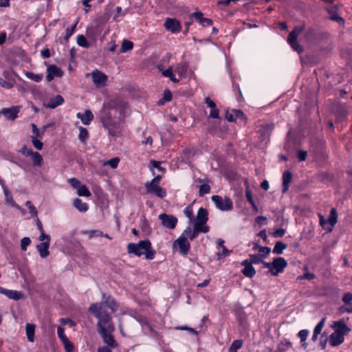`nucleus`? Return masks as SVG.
<instances>
[{"label":"nucleus","instance_id":"f257e3e1","mask_svg":"<svg viewBox=\"0 0 352 352\" xmlns=\"http://www.w3.org/2000/svg\"><path fill=\"white\" fill-rule=\"evenodd\" d=\"M107 308H109L111 312L113 313L118 309V304L110 296L102 294V302L91 304L89 308V311L98 319L97 327L103 342L113 348L117 345L111 335L115 330V327Z\"/></svg>","mask_w":352,"mask_h":352},{"label":"nucleus","instance_id":"f03ea898","mask_svg":"<svg viewBox=\"0 0 352 352\" xmlns=\"http://www.w3.org/2000/svg\"><path fill=\"white\" fill-rule=\"evenodd\" d=\"M126 107V103L121 102L117 99H111L104 102L103 108L101 110L100 120L103 126L108 130L109 135L115 136L120 132V124L113 120L112 111H119L118 119L122 120L124 118L122 111Z\"/></svg>","mask_w":352,"mask_h":352},{"label":"nucleus","instance_id":"7ed1b4c3","mask_svg":"<svg viewBox=\"0 0 352 352\" xmlns=\"http://www.w3.org/2000/svg\"><path fill=\"white\" fill-rule=\"evenodd\" d=\"M127 252L129 254H133L138 257L145 255L147 260H153L155 255V251L152 248L149 240H142L137 243H128Z\"/></svg>","mask_w":352,"mask_h":352},{"label":"nucleus","instance_id":"20e7f679","mask_svg":"<svg viewBox=\"0 0 352 352\" xmlns=\"http://www.w3.org/2000/svg\"><path fill=\"white\" fill-rule=\"evenodd\" d=\"M160 180L161 176L157 175L152 180L145 184V188L148 193L159 198H164L166 196V191L159 186Z\"/></svg>","mask_w":352,"mask_h":352},{"label":"nucleus","instance_id":"39448f33","mask_svg":"<svg viewBox=\"0 0 352 352\" xmlns=\"http://www.w3.org/2000/svg\"><path fill=\"white\" fill-rule=\"evenodd\" d=\"M215 207L221 211H230L233 208V202L228 197H222L219 195H213L211 197Z\"/></svg>","mask_w":352,"mask_h":352},{"label":"nucleus","instance_id":"423d86ee","mask_svg":"<svg viewBox=\"0 0 352 352\" xmlns=\"http://www.w3.org/2000/svg\"><path fill=\"white\" fill-rule=\"evenodd\" d=\"M173 248L174 250L178 251L182 256H186L190 251V244L188 239L182 234L173 242Z\"/></svg>","mask_w":352,"mask_h":352},{"label":"nucleus","instance_id":"0eeeda50","mask_svg":"<svg viewBox=\"0 0 352 352\" xmlns=\"http://www.w3.org/2000/svg\"><path fill=\"white\" fill-rule=\"evenodd\" d=\"M302 26L295 27L293 29V30L289 33L287 38V42L291 46V47L298 53H300L303 50V48L297 41V38L298 35L300 34V32L302 31Z\"/></svg>","mask_w":352,"mask_h":352},{"label":"nucleus","instance_id":"6e6552de","mask_svg":"<svg viewBox=\"0 0 352 352\" xmlns=\"http://www.w3.org/2000/svg\"><path fill=\"white\" fill-rule=\"evenodd\" d=\"M320 224L327 230L331 232L338 221V214L336 208L331 209L329 217L325 219L319 214Z\"/></svg>","mask_w":352,"mask_h":352},{"label":"nucleus","instance_id":"1a4fd4ad","mask_svg":"<svg viewBox=\"0 0 352 352\" xmlns=\"http://www.w3.org/2000/svg\"><path fill=\"white\" fill-rule=\"evenodd\" d=\"M86 76H91L92 81L97 87H104L108 79V77L105 74L97 69L93 70L91 74H87Z\"/></svg>","mask_w":352,"mask_h":352},{"label":"nucleus","instance_id":"9d476101","mask_svg":"<svg viewBox=\"0 0 352 352\" xmlns=\"http://www.w3.org/2000/svg\"><path fill=\"white\" fill-rule=\"evenodd\" d=\"M287 266V261L283 257H276L272 262L271 274L278 276L283 272L285 268Z\"/></svg>","mask_w":352,"mask_h":352},{"label":"nucleus","instance_id":"9b49d317","mask_svg":"<svg viewBox=\"0 0 352 352\" xmlns=\"http://www.w3.org/2000/svg\"><path fill=\"white\" fill-rule=\"evenodd\" d=\"M165 29L173 34H177L182 30L180 22L175 18H167L164 23Z\"/></svg>","mask_w":352,"mask_h":352},{"label":"nucleus","instance_id":"f8f14e48","mask_svg":"<svg viewBox=\"0 0 352 352\" xmlns=\"http://www.w3.org/2000/svg\"><path fill=\"white\" fill-rule=\"evenodd\" d=\"M226 119L229 122L245 121L246 117L243 112L239 109H232L226 113Z\"/></svg>","mask_w":352,"mask_h":352},{"label":"nucleus","instance_id":"ddd939ff","mask_svg":"<svg viewBox=\"0 0 352 352\" xmlns=\"http://www.w3.org/2000/svg\"><path fill=\"white\" fill-rule=\"evenodd\" d=\"M159 219L161 220L162 225L169 229L175 228L177 223V219L170 214H161L159 215Z\"/></svg>","mask_w":352,"mask_h":352},{"label":"nucleus","instance_id":"4468645a","mask_svg":"<svg viewBox=\"0 0 352 352\" xmlns=\"http://www.w3.org/2000/svg\"><path fill=\"white\" fill-rule=\"evenodd\" d=\"M47 72L46 80L47 82H51L54 77H61L63 75L61 69L54 65H50L47 69Z\"/></svg>","mask_w":352,"mask_h":352},{"label":"nucleus","instance_id":"2eb2a0df","mask_svg":"<svg viewBox=\"0 0 352 352\" xmlns=\"http://www.w3.org/2000/svg\"><path fill=\"white\" fill-rule=\"evenodd\" d=\"M19 112V107L18 106H13L10 108L3 109L0 113L4 116L7 119L13 120L17 118Z\"/></svg>","mask_w":352,"mask_h":352},{"label":"nucleus","instance_id":"dca6fc26","mask_svg":"<svg viewBox=\"0 0 352 352\" xmlns=\"http://www.w3.org/2000/svg\"><path fill=\"white\" fill-rule=\"evenodd\" d=\"M191 18L196 20L200 25L204 27L212 25V21L210 19L204 17V14L201 12H195L191 14Z\"/></svg>","mask_w":352,"mask_h":352},{"label":"nucleus","instance_id":"f3484780","mask_svg":"<svg viewBox=\"0 0 352 352\" xmlns=\"http://www.w3.org/2000/svg\"><path fill=\"white\" fill-rule=\"evenodd\" d=\"M333 327L335 331L342 333L344 336L348 334L351 331L350 328L346 326L344 319L334 322Z\"/></svg>","mask_w":352,"mask_h":352},{"label":"nucleus","instance_id":"a211bd4d","mask_svg":"<svg viewBox=\"0 0 352 352\" xmlns=\"http://www.w3.org/2000/svg\"><path fill=\"white\" fill-rule=\"evenodd\" d=\"M64 98L60 95H56L51 98L49 101L44 104V106L48 109H55L56 107L63 104Z\"/></svg>","mask_w":352,"mask_h":352},{"label":"nucleus","instance_id":"6ab92c4d","mask_svg":"<svg viewBox=\"0 0 352 352\" xmlns=\"http://www.w3.org/2000/svg\"><path fill=\"white\" fill-rule=\"evenodd\" d=\"M76 117L80 119L82 123L85 125L90 124L91 122L94 120V114L89 109L85 110L84 113H77Z\"/></svg>","mask_w":352,"mask_h":352},{"label":"nucleus","instance_id":"aec40b11","mask_svg":"<svg viewBox=\"0 0 352 352\" xmlns=\"http://www.w3.org/2000/svg\"><path fill=\"white\" fill-rule=\"evenodd\" d=\"M3 294L7 296L8 298L14 300H19L24 298V294L21 292L12 289H7L5 288H3Z\"/></svg>","mask_w":352,"mask_h":352},{"label":"nucleus","instance_id":"412c9836","mask_svg":"<svg viewBox=\"0 0 352 352\" xmlns=\"http://www.w3.org/2000/svg\"><path fill=\"white\" fill-rule=\"evenodd\" d=\"M344 340V336L342 333L334 331L329 337V343L333 346L341 344Z\"/></svg>","mask_w":352,"mask_h":352},{"label":"nucleus","instance_id":"4be33fe9","mask_svg":"<svg viewBox=\"0 0 352 352\" xmlns=\"http://www.w3.org/2000/svg\"><path fill=\"white\" fill-rule=\"evenodd\" d=\"M50 242L44 241L36 245V250L39 252L40 256L43 258L47 257L50 254Z\"/></svg>","mask_w":352,"mask_h":352},{"label":"nucleus","instance_id":"5701e85b","mask_svg":"<svg viewBox=\"0 0 352 352\" xmlns=\"http://www.w3.org/2000/svg\"><path fill=\"white\" fill-rule=\"evenodd\" d=\"M205 102L210 108L209 117L212 118H219V111L217 108L216 104L209 98H206Z\"/></svg>","mask_w":352,"mask_h":352},{"label":"nucleus","instance_id":"b1692460","mask_svg":"<svg viewBox=\"0 0 352 352\" xmlns=\"http://www.w3.org/2000/svg\"><path fill=\"white\" fill-rule=\"evenodd\" d=\"M327 10L329 14V19L332 21H336L340 25L344 23V20L342 17L338 16L337 9L336 7H329L327 8Z\"/></svg>","mask_w":352,"mask_h":352},{"label":"nucleus","instance_id":"393cba45","mask_svg":"<svg viewBox=\"0 0 352 352\" xmlns=\"http://www.w3.org/2000/svg\"><path fill=\"white\" fill-rule=\"evenodd\" d=\"M208 220V212L206 209L200 208L197 213L196 219L194 222L206 223Z\"/></svg>","mask_w":352,"mask_h":352},{"label":"nucleus","instance_id":"a878e982","mask_svg":"<svg viewBox=\"0 0 352 352\" xmlns=\"http://www.w3.org/2000/svg\"><path fill=\"white\" fill-rule=\"evenodd\" d=\"M158 69L162 72V74L164 77L169 78V79L173 82H178L179 81V78H177L175 74L173 72L172 67H168L166 69H163V67L159 65L157 67Z\"/></svg>","mask_w":352,"mask_h":352},{"label":"nucleus","instance_id":"bb28decb","mask_svg":"<svg viewBox=\"0 0 352 352\" xmlns=\"http://www.w3.org/2000/svg\"><path fill=\"white\" fill-rule=\"evenodd\" d=\"M73 205L80 212H85L89 209L88 204L87 203L83 202L79 198H76L74 199Z\"/></svg>","mask_w":352,"mask_h":352},{"label":"nucleus","instance_id":"cd10ccee","mask_svg":"<svg viewBox=\"0 0 352 352\" xmlns=\"http://www.w3.org/2000/svg\"><path fill=\"white\" fill-rule=\"evenodd\" d=\"M3 193H4V196H5V199L8 204H10L12 207H14L19 210H21L20 206L18 204H16V202L14 201L12 193L9 190L8 187L4 188Z\"/></svg>","mask_w":352,"mask_h":352},{"label":"nucleus","instance_id":"c85d7f7f","mask_svg":"<svg viewBox=\"0 0 352 352\" xmlns=\"http://www.w3.org/2000/svg\"><path fill=\"white\" fill-rule=\"evenodd\" d=\"M292 175L289 171H285L283 175V192H286L288 190L289 185L292 182Z\"/></svg>","mask_w":352,"mask_h":352},{"label":"nucleus","instance_id":"c756f323","mask_svg":"<svg viewBox=\"0 0 352 352\" xmlns=\"http://www.w3.org/2000/svg\"><path fill=\"white\" fill-rule=\"evenodd\" d=\"M35 325L28 323L25 325V333L28 341L32 342L34 340Z\"/></svg>","mask_w":352,"mask_h":352},{"label":"nucleus","instance_id":"7c9ffc66","mask_svg":"<svg viewBox=\"0 0 352 352\" xmlns=\"http://www.w3.org/2000/svg\"><path fill=\"white\" fill-rule=\"evenodd\" d=\"M199 234V232L197 230L195 229V227L193 230H192L190 227H187L182 232V234H184L187 239L188 237L190 240H193L198 236Z\"/></svg>","mask_w":352,"mask_h":352},{"label":"nucleus","instance_id":"2f4dec72","mask_svg":"<svg viewBox=\"0 0 352 352\" xmlns=\"http://www.w3.org/2000/svg\"><path fill=\"white\" fill-rule=\"evenodd\" d=\"M24 74L28 79L32 80L36 82L41 81L43 77L42 74H36L28 71L25 72Z\"/></svg>","mask_w":352,"mask_h":352},{"label":"nucleus","instance_id":"473e14b6","mask_svg":"<svg viewBox=\"0 0 352 352\" xmlns=\"http://www.w3.org/2000/svg\"><path fill=\"white\" fill-rule=\"evenodd\" d=\"M31 159L32 160V164L34 166H41L43 162L41 155L38 152H35L31 156Z\"/></svg>","mask_w":352,"mask_h":352},{"label":"nucleus","instance_id":"72a5a7b5","mask_svg":"<svg viewBox=\"0 0 352 352\" xmlns=\"http://www.w3.org/2000/svg\"><path fill=\"white\" fill-rule=\"evenodd\" d=\"M188 69V66L186 64H179L175 69V72L179 76V78H183Z\"/></svg>","mask_w":352,"mask_h":352},{"label":"nucleus","instance_id":"f704fd0d","mask_svg":"<svg viewBox=\"0 0 352 352\" xmlns=\"http://www.w3.org/2000/svg\"><path fill=\"white\" fill-rule=\"evenodd\" d=\"M243 342L242 340H235L232 342L229 347L228 352H237L243 346Z\"/></svg>","mask_w":352,"mask_h":352},{"label":"nucleus","instance_id":"c9c22d12","mask_svg":"<svg viewBox=\"0 0 352 352\" xmlns=\"http://www.w3.org/2000/svg\"><path fill=\"white\" fill-rule=\"evenodd\" d=\"M193 226L199 233H207L209 232L210 228L206 223L193 222Z\"/></svg>","mask_w":352,"mask_h":352},{"label":"nucleus","instance_id":"e433bc0d","mask_svg":"<svg viewBox=\"0 0 352 352\" xmlns=\"http://www.w3.org/2000/svg\"><path fill=\"white\" fill-rule=\"evenodd\" d=\"M287 245L282 241H277L273 248V253L276 254H280L283 250L286 249Z\"/></svg>","mask_w":352,"mask_h":352},{"label":"nucleus","instance_id":"4c0bfd02","mask_svg":"<svg viewBox=\"0 0 352 352\" xmlns=\"http://www.w3.org/2000/svg\"><path fill=\"white\" fill-rule=\"evenodd\" d=\"M119 162H120V158L116 157L111 158L107 161H103V162H102V164L104 166H109L111 168L114 169L118 167Z\"/></svg>","mask_w":352,"mask_h":352},{"label":"nucleus","instance_id":"58836bf2","mask_svg":"<svg viewBox=\"0 0 352 352\" xmlns=\"http://www.w3.org/2000/svg\"><path fill=\"white\" fill-rule=\"evenodd\" d=\"M78 23V19L76 21L74 24L71 27H69L66 29V34L64 37V40L67 42L69 39V38L74 34L76 31V25Z\"/></svg>","mask_w":352,"mask_h":352},{"label":"nucleus","instance_id":"ea45409f","mask_svg":"<svg viewBox=\"0 0 352 352\" xmlns=\"http://www.w3.org/2000/svg\"><path fill=\"white\" fill-rule=\"evenodd\" d=\"M77 194L80 197H88L91 196V192L89 188L82 184L77 189Z\"/></svg>","mask_w":352,"mask_h":352},{"label":"nucleus","instance_id":"a19ab883","mask_svg":"<svg viewBox=\"0 0 352 352\" xmlns=\"http://www.w3.org/2000/svg\"><path fill=\"white\" fill-rule=\"evenodd\" d=\"M31 126L34 134L31 137H37V138L42 139L45 134V129L40 130L37 128L36 125L33 123L31 124Z\"/></svg>","mask_w":352,"mask_h":352},{"label":"nucleus","instance_id":"79ce46f5","mask_svg":"<svg viewBox=\"0 0 352 352\" xmlns=\"http://www.w3.org/2000/svg\"><path fill=\"white\" fill-rule=\"evenodd\" d=\"M133 43L129 40L125 39L122 41V43L121 47H120V52L124 53L128 51H130L133 49Z\"/></svg>","mask_w":352,"mask_h":352},{"label":"nucleus","instance_id":"37998d69","mask_svg":"<svg viewBox=\"0 0 352 352\" xmlns=\"http://www.w3.org/2000/svg\"><path fill=\"white\" fill-rule=\"evenodd\" d=\"M79 135H78V139L81 142H85L89 137V133L87 129L79 126Z\"/></svg>","mask_w":352,"mask_h":352},{"label":"nucleus","instance_id":"c03bdc74","mask_svg":"<svg viewBox=\"0 0 352 352\" xmlns=\"http://www.w3.org/2000/svg\"><path fill=\"white\" fill-rule=\"evenodd\" d=\"M242 272L246 277L248 278L253 277L256 274L255 269L252 267V265L245 266V267L242 270Z\"/></svg>","mask_w":352,"mask_h":352},{"label":"nucleus","instance_id":"a18cd8bd","mask_svg":"<svg viewBox=\"0 0 352 352\" xmlns=\"http://www.w3.org/2000/svg\"><path fill=\"white\" fill-rule=\"evenodd\" d=\"M76 42L79 46L85 47V48H88L90 46L89 43L87 41L85 36L82 34L77 36Z\"/></svg>","mask_w":352,"mask_h":352},{"label":"nucleus","instance_id":"49530a36","mask_svg":"<svg viewBox=\"0 0 352 352\" xmlns=\"http://www.w3.org/2000/svg\"><path fill=\"white\" fill-rule=\"evenodd\" d=\"M264 256L263 254H250V263L252 264H259L263 262Z\"/></svg>","mask_w":352,"mask_h":352},{"label":"nucleus","instance_id":"de8ad7c7","mask_svg":"<svg viewBox=\"0 0 352 352\" xmlns=\"http://www.w3.org/2000/svg\"><path fill=\"white\" fill-rule=\"evenodd\" d=\"M25 206L28 207V208L29 210V212L32 215V217L37 218V216H38L37 210L35 208V206L33 205V204L30 201H27L25 202Z\"/></svg>","mask_w":352,"mask_h":352},{"label":"nucleus","instance_id":"09e8293b","mask_svg":"<svg viewBox=\"0 0 352 352\" xmlns=\"http://www.w3.org/2000/svg\"><path fill=\"white\" fill-rule=\"evenodd\" d=\"M210 190V187L208 185V184H207V183L203 184L199 186V195L200 197H202L204 195L209 193Z\"/></svg>","mask_w":352,"mask_h":352},{"label":"nucleus","instance_id":"8fccbe9b","mask_svg":"<svg viewBox=\"0 0 352 352\" xmlns=\"http://www.w3.org/2000/svg\"><path fill=\"white\" fill-rule=\"evenodd\" d=\"M184 213L186 217L190 219V221H192L193 218L192 204H189L187 206L184 210Z\"/></svg>","mask_w":352,"mask_h":352},{"label":"nucleus","instance_id":"3c124183","mask_svg":"<svg viewBox=\"0 0 352 352\" xmlns=\"http://www.w3.org/2000/svg\"><path fill=\"white\" fill-rule=\"evenodd\" d=\"M32 143L33 146L37 149L41 151L43 148V144L40 140V138H37V137H31Z\"/></svg>","mask_w":352,"mask_h":352},{"label":"nucleus","instance_id":"603ef678","mask_svg":"<svg viewBox=\"0 0 352 352\" xmlns=\"http://www.w3.org/2000/svg\"><path fill=\"white\" fill-rule=\"evenodd\" d=\"M85 233L87 234L89 238L101 236L103 235L102 232L98 230H87L85 232Z\"/></svg>","mask_w":352,"mask_h":352},{"label":"nucleus","instance_id":"864d4df0","mask_svg":"<svg viewBox=\"0 0 352 352\" xmlns=\"http://www.w3.org/2000/svg\"><path fill=\"white\" fill-rule=\"evenodd\" d=\"M31 243V240L29 237H23L21 240V248L23 251H25L27 248Z\"/></svg>","mask_w":352,"mask_h":352},{"label":"nucleus","instance_id":"5fc2aeb1","mask_svg":"<svg viewBox=\"0 0 352 352\" xmlns=\"http://www.w3.org/2000/svg\"><path fill=\"white\" fill-rule=\"evenodd\" d=\"M62 343L64 345V348L65 350V352H73L74 351V344L68 340L62 342Z\"/></svg>","mask_w":352,"mask_h":352},{"label":"nucleus","instance_id":"6e6d98bb","mask_svg":"<svg viewBox=\"0 0 352 352\" xmlns=\"http://www.w3.org/2000/svg\"><path fill=\"white\" fill-rule=\"evenodd\" d=\"M20 153L25 156L31 157L35 152L32 149L28 148L25 145L23 146L20 149Z\"/></svg>","mask_w":352,"mask_h":352},{"label":"nucleus","instance_id":"4d7b16f0","mask_svg":"<svg viewBox=\"0 0 352 352\" xmlns=\"http://www.w3.org/2000/svg\"><path fill=\"white\" fill-rule=\"evenodd\" d=\"M20 153L25 156L31 157L35 152L32 149L28 148L25 145L23 146L20 149Z\"/></svg>","mask_w":352,"mask_h":352},{"label":"nucleus","instance_id":"13d9d810","mask_svg":"<svg viewBox=\"0 0 352 352\" xmlns=\"http://www.w3.org/2000/svg\"><path fill=\"white\" fill-rule=\"evenodd\" d=\"M20 153L25 156L31 157L35 152L32 149L28 148L25 145L23 146L20 149Z\"/></svg>","mask_w":352,"mask_h":352},{"label":"nucleus","instance_id":"bf43d9fd","mask_svg":"<svg viewBox=\"0 0 352 352\" xmlns=\"http://www.w3.org/2000/svg\"><path fill=\"white\" fill-rule=\"evenodd\" d=\"M57 334L61 342H64L68 340L67 337L65 334L64 329L61 327H58L57 329Z\"/></svg>","mask_w":352,"mask_h":352},{"label":"nucleus","instance_id":"052dcab7","mask_svg":"<svg viewBox=\"0 0 352 352\" xmlns=\"http://www.w3.org/2000/svg\"><path fill=\"white\" fill-rule=\"evenodd\" d=\"M308 335L309 331L307 329L300 330L298 333V336L300 339L301 342H304V341H306Z\"/></svg>","mask_w":352,"mask_h":352},{"label":"nucleus","instance_id":"680f3d73","mask_svg":"<svg viewBox=\"0 0 352 352\" xmlns=\"http://www.w3.org/2000/svg\"><path fill=\"white\" fill-rule=\"evenodd\" d=\"M325 322V318H322L315 327L314 331L316 332V333L320 334L322 331V329L324 327Z\"/></svg>","mask_w":352,"mask_h":352},{"label":"nucleus","instance_id":"e2e57ef3","mask_svg":"<svg viewBox=\"0 0 352 352\" xmlns=\"http://www.w3.org/2000/svg\"><path fill=\"white\" fill-rule=\"evenodd\" d=\"M60 322L61 324H63V325L68 324L70 327H74L76 325V322L69 318H60Z\"/></svg>","mask_w":352,"mask_h":352},{"label":"nucleus","instance_id":"0e129e2a","mask_svg":"<svg viewBox=\"0 0 352 352\" xmlns=\"http://www.w3.org/2000/svg\"><path fill=\"white\" fill-rule=\"evenodd\" d=\"M127 12H128L127 10H125L122 12V8L118 6L116 8V14L114 16V19L116 21H119V19H118L119 15L120 14L122 16H124L126 14Z\"/></svg>","mask_w":352,"mask_h":352},{"label":"nucleus","instance_id":"69168bd1","mask_svg":"<svg viewBox=\"0 0 352 352\" xmlns=\"http://www.w3.org/2000/svg\"><path fill=\"white\" fill-rule=\"evenodd\" d=\"M175 329H179V330H186L190 333L193 334V335H197V331H195L194 329H192L191 327H188L186 325L176 327Z\"/></svg>","mask_w":352,"mask_h":352},{"label":"nucleus","instance_id":"338daca9","mask_svg":"<svg viewBox=\"0 0 352 352\" xmlns=\"http://www.w3.org/2000/svg\"><path fill=\"white\" fill-rule=\"evenodd\" d=\"M69 184L76 189H78L82 184L79 180L76 178H71L68 180Z\"/></svg>","mask_w":352,"mask_h":352},{"label":"nucleus","instance_id":"774afa93","mask_svg":"<svg viewBox=\"0 0 352 352\" xmlns=\"http://www.w3.org/2000/svg\"><path fill=\"white\" fill-rule=\"evenodd\" d=\"M342 301L344 302L345 305H348L351 303L352 300V294L351 293H345L342 298Z\"/></svg>","mask_w":352,"mask_h":352}]
</instances>
